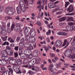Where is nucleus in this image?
Masks as SVG:
<instances>
[{"instance_id":"412c9836","label":"nucleus","mask_w":75,"mask_h":75,"mask_svg":"<svg viewBox=\"0 0 75 75\" xmlns=\"http://www.w3.org/2000/svg\"><path fill=\"white\" fill-rule=\"evenodd\" d=\"M19 4L20 5V7H23L24 6L25 7V4H24V2L23 1H20L19 2Z\"/></svg>"},{"instance_id":"4c0bfd02","label":"nucleus","mask_w":75,"mask_h":75,"mask_svg":"<svg viewBox=\"0 0 75 75\" xmlns=\"http://www.w3.org/2000/svg\"><path fill=\"white\" fill-rule=\"evenodd\" d=\"M19 48V46H16L14 48V49L15 51H18V48Z\"/></svg>"},{"instance_id":"58836bf2","label":"nucleus","mask_w":75,"mask_h":75,"mask_svg":"<svg viewBox=\"0 0 75 75\" xmlns=\"http://www.w3.org/2000/svg\"><path fill=\"white\" fill-rule=\"evenodd\" d=\"M55 55L54 53H50V56L52 58H53L54 57H55Z\"/></svg>"},{"instance_id":"c03bdc74","label":"nucleus","mask_w":75,"mask_h":75,"mask_svg":"<svg viewBox=\"0 0 75 75\" xmlns=\"http://www.w3.org/2000/svg\"><path fill=\"white\" fill-rule=\"evenodd\" d=\"M30 45H31V44H29V43H27L25 45V47H27V48L29 47H30Z\"/></svg>"},{"instance_id":"a18cd8bd","label":"nucleus","mask_w":75,"mask_h":75,"mask_svg":"<svg viewBox=\"0 0 75 75\" xmlns=\"http://www.w3.org/2000/svg\"><path fill=\"white\" fill-rule=\"evenodd\" d=\"M48 70L51 72H54V71L52 70V68L49 67L48 68Z\"/></svg>"},{"instance_id":"774afa93","label":"nucleus","mask_w":75,"mask_h":75,"mask_svg":"<svg viewBox=\"0 0 75 75\" xmlns=\"http://www.w3.org/2000/svg\"><path fill=\"white\" fill-rule=\"evenodd\" d=\"M41 1L40 0H39L37 4H41Z\"/></svg>"},{"instance_id":"9d476101","label":"nucleus","mask_w":75,"mask_h":75,"mask_svg":"<svg viewBox=\"0 0 75 75\" xmlns=\"http://www.w3.org/2000/svg\"><path fill=\"white\" fill-rule=\"evenodd\" d=\"M69 45V43L67 41V40H65L64 41V43L62 45V47H64H64V48H67V47Z\"/></svg>"},{"instance_id":"393cba45","label":"nucleus","mask_w":75,"mask_h":75,"mask_svg":"<svg viewBox=\"0 0 75 75\" xmlns=\"http://www.w3.org/2000/svg\"><path fill=\"white\" fill-rule=\"evenodd\" d=\"M49 7L50 8H54V6H53V4H52L50 3L48 4Z\"/></svg>"},{"instance_id":"f257e3e1","label":"nucleus","mask_w":75,"mask_h":75,"mask_svg":"<svg viewBox=\"0 0 75 75\" xmlns=\"http://www.w3.org/2000/svg\"><path fill=\"white\" fill-rule=\"evenodd\" d=\"M5 11L9 15H13L15 12V8L12 7H8L5 9Z\"/></svg>"},{"instance_id":"2eb2a0df","label":"nucleus","mask_w":75,"mask_h":75,"mask_svg":"<svg viewBox=\"0 0 75 75\" xmlns=\"http://www.w3.org/2000/svg\"><path fill=\"white\" fill-rule=\"evenodd\" d=\"M7 54H8L9 55H12L13 54V50H6V52Z\"/></svg>"},{"instance_id":"a211bd4d","label":"nucleus","mask_w":75,"mask_h":75,"mask_svg":"<svg viewBox=\"0 0 75 75\" xmlns=\"http://www.w3.org/2000/svg\"><path fill=\"white\" fill-rule=\"evenodd\" d=\"M67 17L66 16L60 18V19L59 20V22L64 21H65V20H67Z\"/></svg>"},{"instance_id":"4be33fe9","label":"nucleus","mask_w":75,"mask_h":75,"mask_svg":"<svg viewBox=\"0 0 75 75\" xmlns=\"http://www.w3.org/2000/svg\"><path fill=\"white\" fill-rule=\"evenodd\" d=\"M31 69L33 70V71H36V72H38V71L40 70V68L38 67H36L35 68V69H34V68H32Z\"/></svg>"},{"instance_id":"473e14b6","label":"nucleus","mask_w":75,"mask_h":75,"mask_svg":"<svg viewBox=\"0 0 75 75\" xmlns=\"http://www.w3.org/2000/svg\"><path fill=\"white\" fill-rule=\"evenodd\" d=\"M6 49L5 50V51H6V52L7 51V50H8V51L10 50H11V48L10 47V46H7L6 47Z\"/></svg>"},{"instance_id":"37998d69","label":"nucleus","mask_w":75,"mask_h":75,"mask_svg":"<svg viewBox=\"0 0 75 75\" xmlns=\"http://www.w3.org/2000/svg\"><path fill=\"white\" fill-rule=\"evenodd\" d=\"M19 45L20 47H23L24 46V43L23 42H20Z\"/></svg>"},{"instance_id":"052dcab7","label":"nucleus","mask_w":75,"mask_h":75,"mask_svg":"<svg viewBox=\"0 0 75 75\" xmlns=\"http://www.w3.org/2000/svg\"><path fill=\"white\" fill-rule=\"evenodd\" d=\"M71 58H72V59H75V54H74L72 56H71Z\"/></svg>"},{"instance_id":"6e6552de","label":"nucleus","mask_w":75,"mask_h":75,"mask_svg":"<svg viewBox=\"0 0 75 75\" xmlns=\"http://www.w3.org/2000/svg\"><path fill=\"white\" fill-rule=\"evenodd\" d=\"M9 64H14L15 63H16V59H14L12 57H9Z\"/></svg>"},{"instance_id":"09e8293b","label":"nucleus","mask_w":75,"mask_h":75,"mask_svg":"<svg viewBox=\"0 0 75 75\" xmlns=\"http://www.w3.org/2000/svg\"><path fill=\"white\" fill-rule=\"evenodd\" d=\"M63 32H59L57 33V34L58 35H62Z\"/></svg>"},{"instance_id":"ddd939ff","label":"nucleus","mask_w":75,"mask_h":75,"mask_svg":"<svg viewBox=\"0 0 75 75\" xmlns=\"http://www.w3.org/2000/svg\"><path fill=\"white\" fill-rule=\"evenodd\" d=\"M70 52L69 50H66L64 52V55L65 57H68V56H70Z\"/></svg>"},{"instance_id":"6e6d98bb","label":"nucleus","mask_w":75,"mask_h":75,"mask_svg":"<svg viewBox=\"0 0 75 75\" xmlns=\"http://www.w3.org/2000/svg\"><path fill=\"white\" fill-rule=\"evenodd\" d=\"M37 24L38 25H41V23L39 21L37 22Z\"/></svg>"},{"instance_id":"e2e57ef3","label":"nucleus","mask_w":75,"mask_h":75,"mask_svg":"<svg viewBox=\"0 0 75 75\" xmlns=\"http://www.w3.org/2000/svg\"><path fill=\"white\" fill-rule=\"evenodd\" d=\"M60 66H61L60 65V64H56V68L57 69H59V68H58V67H60Z\"/></svg>"},{"instance_id":"c85d7f7f","label":"nucleus","mask_w":75,"mask_h":75,"mask_svg":"<svg viewBox=\"0 0 75 75\" xmlns=\"http://www.w3.org/2000/svg\"><path fill=\"white\" fill-rule=\"evenodd\" d=\"M29 62H32V64L34 65L35 63H36V61H35V59H34L30 61Z\"/></svg>"},{"instance_id":"69168bd1","label":"nucleus","mask_w":75,"mask_h":75,"mask_svg":"<svg viewBox=\"0 0 75 75\" xmlns=\"http://www.w3.org/2000/svg\"><path fill=\"white\" fill-rule=\"evenodd\" d=\"M33 37H30L29 40L28 41H32Z\"/></svg>"},{"instance_id":"79ce46f5","label":"nucleus","mask_w":75,"mask_h":75,"mask_svg":"<svg viewBox=\"0 0 75 75\" xmlns=\"http://www.w3.org/2000/svg\"><path fill=\"white\" fill-rule=\"evenodd\" d=\"M65 7H67L69 4H70L69 3V2H65Z\"/></svg>"},{"instance_id":"3c124183","label":"nucleus","mask_w":75,"mask_h":75,"mask_svg":"<svg viewBox=\"0 0 75 75\" xmlns=\"http://www.w3.org/2000/svg\"><path fill=\"white\" fill-rule=\"evenodd\" d=\"M2 75H8V73L6 71H5L2 74Z\"/></svg>"},{"instance_id":"9b49d317","label":"nucleus","mask_w":75,"mask_h":75,"mask_svg":"<svg viewBox=\"0 0 75 75\" xmlns=\"http://www.w3.org/2000/svg\"><path fill=\"white\" fill-rule=\"evenodd\" d=\"M30 35L32 37H34L35 35V30L34 29H32L31 30H30Z\"/></svg>"},{"instance_id":"dca6fc26","label":"nucleus","mask_w":75,"mask_h":75,"mask_svg":"<svg viewBox=\"0 0 75 75\" xmlns=\"http://www.w3.org/2000/svg\"><path fill=\"white\" fill-rule=\"evenodd\" d=\"M9 71L8 72V74L9 75H13V70L11 68H9L8 69Z\"/></svg>"},{"instance_id":"0e129e2a","label":"nucleus","mask_w":75,"mask_h":75,"mask_svg":"<svg viewBox=\"0 0 75 75\" xmlns=\"http://www.w3.org/2000/svg\"><path fill=\"white\" fill-rule=\"evenodd\" d=\"M46 40L48 42H50V38H46Z\"/></svg>"},{"instance_id":"423d86ee","label":"nucleus","mask_w":75,"mask_h":75,"mask_svg":"<svg viewBox=\"0 0 75 75\" xmlns=\"http://www.w3.org/2000/svg\"><path fill=\"white\" fill-rule=\"evenodd\" d=\"M62 45V42L60 40L57 41L54 44V46L57 47H60Z\"/></svg>"},{"instance_id":"a878e982","label":"nucleus","mask_w":75,"mask_h":75,"mask_svg":"<svg viewBox=\"0 0 75 75\" xmlns=\"http://www.w3.org/2000/svg\"><path fill=\"white\" fill-rule=\"evenodd\" d=\"M26 35L25 37V40L26 41H29L30 40V36L28 35Z\"/></svg>"},{"instance_id":"20e7f679","label":"nucleus","mask_w":75,"mask_h":75,"mask_svg":"<svg viewBox=\"0 0 75 75\" xmlns=\"http://www.w3.org/2000/svg\"><path fill=\"white\" fill-rule=\"evenodd\" d=\"M22 54V51L21 50H20L19 52V54L21 58V59H23L27 58V55H25V54L23 55L22 54Z\"/></svg>"},{"instance_id":"f8f14e48","label":"nucleus","mask_w":75,"mask_h":75,"mask_svg":"<svg viewBox=\"0 0 75 75\" xmlns=\"http://www.w3.org/2000/svg\"><path fill=\"white\" fill-rule=\"evenodd\" d=\"M30 29L29 28H26L25 29L24 31V34L25 35H29L30 34V33L28 32V31L30 30Z\"/></svg>"},{"instance_id":"a19ab883","label":"nucleus","mask_w":75,"mask_h":75,"mask_svg":"<svg viewBox=\"0 0 75 75\" xmlns=\"http://www.w3.org/2000/svg\"><path fill=\"white\" fill-rule=\"evenodd\" d=\"M2 64H3V65H6V64H7V62L5 60H4L2 61Z\"/></svg>"},{"instance_id":"680f3d73","label":"nucleus","mask_w":75,"mask_h":75,"mask_svg":"<svg viewBox=\"0 0 75 75\" xmlns=\"http://www.w3.org/2000/svg\"><path fill=\"white\" fill-rule=\"evenodd\" d=\"M10 47H15V45L13 43L11 44L10 45Z\"/></svg>"},{"instance_id":"ea45409f","label":"nucleus","mask_w":75,"mask_h":75,"mask_svg":"<svg viewBox=\"0 0 75 75\" xmlns=\"http://www.w3.org/2000/svg\"><path fill=\"white\" fill-rule=\"evenodd\" d=\"M3 10V6L1 5L0 6V12L2 11Z\"/></svg>"},{"instance_id":"6ab92c4d","label":"nucleus","mask_w":75,"mask_h":75,"mask_svg":"<svg viewBox=\"0 0 75 75\" xmlns=\"http://www.w3.org/2000/svg\"><path fill=\"white\" fill-rule=\"evenodd\" d=\"M1 58L2 59H3V60H4L5 61H8L9 59L8 58V57H7V56H2L1 57Z\"/></svg>"},{"instance_id":"49530a36","label":"nucleus","mask_w":75,"mask_h":75,"mask_svg":"<svg viewBox=\"0 0 75 75\" xmlns=\"http://www.w3.org/2000/svg\"><path fill=\"white\" fill-rule=\"evenodd\" d=\"M29 55V57H28L29 59H30L33 58V55H31V53H30V55Z\"/></svg>"},{"instance_id":"4d7b16f0","label":"nucleus","mask_w":75,"mask_h":75,"mask_svg":"<svg viewBox=\"0 0 75 75\" xmlns=\"http://www.w3.org/2000/svg\"><path fill=\"white\" fill-rule=\"evenodd\" d=\"M10 23L8 22L7 24V28H10Z\"/></svg>"},{"instance_id":"f03ea898","label":"nucleus","mask_w":75,"mask_h":75,"mask_svg":"<svg viewBox=\"0 0 75 75\" xmlns=\"http://www.w3.org/2000/svg\"><path fill=\"white\" fill-rule=\"evenodd\" d=\"M16 10L18 14H20L21 13V11L23 12H25L26 10V8H25V6L20 7V6H18L16 8Z\"/></svg>"},{"instance_id":"bf43d9fd","label":"nucleus","mask_w":75,"mask_h":75,"mask_svg":"<svg viewBox=\"0 0 75 75\" xmlns=\"http://www.w3.org/2000/svg\"><path fill=\"white\" fill-rule=\"evenodd\" d=\"M20 42L24 43V38H22L21 39L20 41Z\"/></svg>"},{"instance_id":"f704fd0d","label":"nucleus","mask_w":75,"mask_h":75,"mask_svg":"<svg viewBox=\"0 0 75 75\" xmlns=\"http://www.w3.org/2000/svg\"><path fill=\"white\" fill-rule=\"evenodd\" d=\"M28 74H30V75H31L32 74H33L35 73V72L34 71H31V70H29V71L28 72Z\"/></svg>"},{"instance_id":"7c9ffc66","label":"nucleus","mask_w":75,"mask_h":75,"mask_svg":"<svg viewBox=\"0 0 75 75\" xmlns=\"http://www.w3.org/2000/svg\"><path fill=\"white\" fill-rule=\"evenodd\" d=\"M1 38L2 39V40L4 41H6L7 40V36H5L4 37H1Z\"/></svg>"},{"instance_id":"338daca9","label":"nucleus","mask_w":75,"mask_h":75,"mask_svg":"<svg viewBox=\"0 0 75 75\" xmlns=\"http://www.w3.org/2000/svg\"><path fill=\"white\" fill-rule=\"evenodd\" d=\"M43 4H44V3H47V0H43Z\"/></svg>"},{"instance_id":"c756f323","label":"nucleus","mask_w":75,"mask_h":75,"mask_svg":"<svg viewBox=\"0 0 75 75\" xmlns=\"http://www.w3.org/2000/svg\"><path fill=\"white\" fill-rule=\"evenodd\" d=\"M14 58H17L18 57V53L17 52H14Z\"/></svg>"},{"instance_id":"f3484780","label":"nucleus","mask_w":75,"mask_h":75,"mask_svg":"<svg viewBox=\"0 0 75 75\" xmlns=\"http://www.w3.org/2000/svg\"><path fill=\"white\" fill-rule=\"evenodd\" d=\"M35 38L34 37H33L32 38V42H34L33 43V47H34V48H35V47H36V43L35 42V40H36Z\"/></svg>"},{"instance_id":"1a4fd4ad","label":"nucleus","mask_w":75,"mask_h":75,"mask_svg":"<svg viewBox=\"0 0 75 75\" xmlns=\"http://www.w3.org/2000/svg\"><path fill=\"white\" fill-rule=\"evenodd\" d=\"M14 28V25L12 24L11 26V29L10 28H7V32L8 33H10L13 30Z\"/></svg>"},{"instance_id":"2f4dec72","label":"nucleus","mask_w":75,"mask_h":75,"mask_svg":"<svg viewBox=\"0 0 75 75\" xmlns=\"http://www.w3.org/2000/svg\"><path fill=\"white\" fill-rule=\"evenodd\" d=\"M67 18L68 20H71V21H74V18H73V17H68Z\"/></svg>"},{"instance_id":"aec40b11","label":"nucleus","mask_w":75,"mask_h":75,"mask_svg":"<svg viewBox=\"0 0 75 75\" xmlns=\"http://www.w3.org/2000/svg\"><path fill=\"white\" fill-rule=\"evenodd\" d=\"M17 64L18 65H21L22 64V61L20 59H18L16 60V61Z\"/></svg>"},{"instance_id":"e433bc0d","label":"nucleus","mask_w":75,"mask_h":75,"mask_svg":"<svg viewBox=\"0 0 75 75\" xmlns=\"http://www.w3.org/2000/svg\"><path fill=\"white\" fill-rule=\"evenodd\" d=\"M13 69L15 72H17V68H16V66H13Z\"/></svg>"},{"instance_id":"b1692460","label":"nucleus","mask_w":75,"mask_h":75,"mask_svg":"<svg viewBox=\"0 0 75 75\" xmlns=\"http://www.w3.org/2000/svg\"><path fill=\"white\" fill-rule=\"evenodd\" d=\"M2 55L4 56L3 57L7 56V52H6V51H3L2 52Z\"/></svg>"},{"instance_id":"5fc2aeb1","label":"nucleus","mask_w":75,"mask_h":75,"mask_svg":"<svg viewBox=\"0 0 75 75\" xmlns=\"http://www.w3.org/2000/svg\"><path fill=\"white\" fill-rule=\"evenodd\" d=\"M10 42L11 43H13V42H14V40H13V38H12L10 41Z\"/></svg>"},{"instance_id":"864d4df0","label":"nucleus","mask_w":75,"mask_h":75,"mask_svg":"<svg viewBox=\"0 0 75 75\" xmlns=\"http://www.w3.org/2000/svg\"><path fill=\"white\" fill-rule=\"evenodd\" d=\"M68 35V33H66L65 32H63V35H64L65 36H67V35Z\"/></svg>"},{"instance_id":"72a5a7b5","label":"nucleus","mask_w":75,"mask_h":75,"mask_svg":"<svg viewBox=\"0 0 75 75\" xmlns=\"http://www.w3.org/2000/svg\"><path fill=\"white\" fill-rule=\"evenodd\" d=\"M73 42H71V44L72 45H75V38L73 39Z\"/></svg>"},{"instance_id":"5701e85b","label":"nucleus","mask_w":75,"mask_h":75,"mask_svg":"<svg viewBox=\"0 0 75 75\" xmlns=\"http://www.w3.org/2000/svg\"><path fill=\"white\" fill-rule=\"evenodd\" d=\"M6 71V68L4 67H0V72H3Z\"/></svg>"},{"instance_id":"603ef678","label":"nucleus","mask_w":75,"mask_h":75,"mask_svg":"<svg viewBox=\"0 0 75 75\" xmlns=\"http://www.w3.org/2000/svg\"><path fill=\"white\" fill-rule=\"evenodd\" d=\"M16 71H18V70L20 69V66H16Z\"/></svg>"},{"instance_id":"c9c22d12","label":"nucleus","mask_w":75,"mask_h":75,"mask_svg":"<svg viewBox=\"0 0 75 75\" xmlns=\"http://www.w3.org/2000/svg\"><path fill=\"white\" fill-rule=\"evenodd\" d=\"M38 50H35L34 53L36 54V55H35L36 57H37L38 54Z\"/></svg>"},{"instance_id":"8fccbe9b","label":"nucleus","mask_w":75,"mask_h":75,"mask_svg":"<svg viewBox=\"0 0 75 75\" xmlns=\"http://www.w3.org/2000/svg\"><path fill=\"white\" fill-rule=\"evenodd\" d=\"M24 63L25 64H27V63H28V62H29V60L28 59H25L24 60Z\"/></svg>"},{"instance_id":"13d9d810","label":"nucleus","mask_w":75,"mask_h":75,"mask_svg":"<svg viewBox=\"0 0 75 75\" xmlns=\"http://www.w3.org/2000/svg\"><path fill=\"white\" fill-rule=\"evenodd\" d=\"M20 40V37H17V39H16L17 41H18H18H19Z\"/></svg>"},{"instance_id":"bb28decb","label":"nucleus","mask_w":75,"mask_h":75,"mask_svg":"<svg viewBox=\"0 0 75 75\" xmlns=\"http://www.w3.org/2000/svg\"><path fill=\"white\" fill-rule=\"evenodd\" d=\"M35 59L36 63H37V64H39L40 61V57H38L37 58Z\"/></svg>"},{"instance_id":"7ed1b4c3","label":"nucleus","mask_w":75,"mask_h":75,"mask_svg":"<svg viewBox=\"0 0 75 75\" xmlns=\"http://www.w3.org/2000/svg\"><path fill=\"white\" fill-rule=\"evenodd\" d=\"M2 27L1 25H0V34H4V33L6 31V25L5 24H3Z\"/></svg>"},{"instance_id":"4468645a","label":"nucleus","mask_w":75,"mask_h":75,"mask_svg":"<svg viewBox=\"0 0 75 75\" xmlns=\"http://www.w3.org/2000/svg\"><path fill=\"white\" fill-rule=\"evenodd\" d=\"M24 55H30V53L31 52H30L29 50L28 49L25 50L24 52Z\"/></svg>"},{"instance_id":"de8ad7c7","label":"nucleus","mask_w":75,"mask_h":75,"mask_svg":"<svg viewBox=\"0 0 75 75\" xmlns=\"http://www.w3.org/2000/svg\"><path fill=\"white\" fill-rule=\"evenodd\" d=\"M51 33V30H49L48 32H46V34L47 35H49Z\"/></svg>"},{"instance_id":"39448f33","label":"nucleus","mask_w":75,"mask_h":75,"mask_svg":"<svg viewBox=\"0 0 75 75\" xmlns=\"http://www.w3.org/2000/svg\"><path fill=\"white\" fill-rule=\"evenodd\" d=\"M74 10V7H73V6L71 5L69 6L68 8L67 9V12L69 13L72 12Z\"/></svg>"},{"instance_id":"0eeeda50","label":"nucleus","mask_w":75,"mask_h":75,"mask_svg":"<svg viewBox=\"0 0 75 75\" xmlns=\"http://www.w3.org/2000/svg\"><path fill=\"white\" fill-rule=\"evenodd\" d=\"M16 26L15 28H14L15 30H16L17 32H18L20 31V30H21V27H20V24L19 23H17L16 24Z\"/></svg>"},{"instance_id":"cd10ccee","label":"nucleus","mask_w":75,"mask_h":75,"mask_svg":"<svg viewBox=\"0 0 75 75\" xmlns=\"http://www.w3.org/2000/svg\"><path fill=\"white\" fill-rule=\"evenodd\" d=\"M33 47L31 45V44L27 49L29 51H31V50H33Z\"/></svg>"}]
</instances>
